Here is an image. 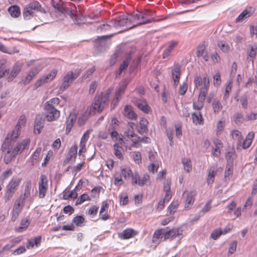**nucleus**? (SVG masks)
Instances as JSON below:
<instances>
[{"instance_id": "nucleus-52", "label": "nucleus", "mask_w": 257, "mask_h": 257, "mask_svg": "<svg viewBox=\"0 0 257 257\" xmlns=\"http://www.w3.org/2000/svg\"><path fill=\"white\" fill-rule=\"evenodd\" d=\"M9 154H10V155H9V156L6 155L4 157V160L5 163L6 164H8L9 163H10L12 161V160L14 158H15L16 157V156L18 155V154H13V153H10Z\"/></svg>"}, {"instance_id": "nucleus-33", "label": "nucleus", "mask_w": 257, "mask_h": 257, "mask_svg": "<svg viewBox=\"0 0 257 257\" xmlns=\"http://www.w3.org/2000/svg\"><path fill=\"white\" fill-rule=\"evenodd\" d=\"M177 42L172 41L171 43L168 48L163 52V57L164 59L166 58L170 55V54L172 52V50L177 46Z\"/></svg>"}, {"instance_id": "nucleus-16", "label": "nucleus", "mask_w": 257, "mask_h": 257, "mask_svg": "<svg viewBox=\"0 0 257 257\" xmlns=\"http://www.w3.org/2000/svg\"><path fill=\"white\" fill-rule=\"evenodd\" d=\"M254 136V133L252 132H249L247 135L245 140L242 142L241 141V144H239V145H241L243 149L248 148L252 143V140Z\"/></svg>"}, {"instance_id": "nucleus-29", "label": "nucleus", "mask_w": 257, "mask_h": 257, "mask_svg": "<svg viewBox=\"0 0 257 257\" xmlns=\"http://www.w3.org/2000/svg\"><path fill=\"white\" fill-rule=\"evenodd\" d=\"M30 221L28 218L23 219L21 220L20 226L16 228V231L19 232H23L27 229L30 224Z\"/></svg>"}, {"instance_id": "nucleus-3", "label": "nucleus", "mask_w": 257, "mask_h": 257, "mask_svg": "<svg viewBox=\"0 0 257 257\" xmlns=\"http://www.w3.org/2000/svg\"><path fill=\"white\" fill-rule=\"evenodd\" d=\"M111 91L110 88H108L104 92L96 95L90 110V113L94 114L96 112H100L104 109L105 107L107 105Z\"/></svg>"}, {"instance_id": "nucleus-11", "label": "nucleus", "mask_w": 257, "mask_h": 257, "mask_svg": "<svg viewBox=\"0 0 257 257\" xmlns=\"http://www.w3.org/2000/svg\"><path fill=\"white\" fill-rule=\"evenodd\" d=\"M172 75L174 80V85L177 86L179 82L181 76V66L177 64L172 70Z\"/></svg>"}, {"instance_id": "nucleus-44", "label": "nucleus", "mask_w": 257, "mask_h": 257, "mask_svg": "<svg viewBox=\"0 0 257 257\" xmlns=\"http://www.w3.org/2000/svg\"><path fill=\"white\" fill-rule=\"evenodd\" d=\"M78 194L74 191H71L69 193L64 192L63 195V198L65 200H68L69 198L75 199L77 197Z\"/></svg>"}, {"instance_id": "nucleus-19", "label": "nucleus", "mask_w": 257, "mask_h": 257, "mask_svg": "<svg viewBox=\"0 0 257 257\" xmlns=\"http://www.w3.org/2000/svg\"><path fill=\"white\" fill-rule=\"evenodd\" d=\"M195 195L196 192L194 191H191L188 194L185 204V208L186 209L191 208V206L194 203Z\"/></svg>"}, {"instance_id": "nucleus-7", "label": "nucleus", "mask_w": 257, "mask_h": 257, "mask_svg": "<svg viewBox=\"0 0 257 257\" xmlns=\"http://www.w3.org/2000/svg\"><path fill=\"white\" fill-rule=\"evenodd\" d=\"M48 190V179L44 175L40 176V181L39 182V197L43 198L45 197Z\"/></svg>"}, {"instance_id": "nucleus-31", "label": "nucleus", "mask_w": 257, "mask_h": 257, "mask_svg": "<svg viewBox=\"0 0 257 257\" xmlns=\"http://www.w3.org/2000/svg\"><path fill=\"white\" fill-rule=\"evenodd\" d=\"M40 69L38 67H35L30 72L29 74L25 77L24 82L28 83L39 72Z\"/></svg>"}, {"instance_id": "nucleus-51", "label": "nucleus", "mask_w": 257, "mask_h": 257, "mask_svg": "<svg viewBox=\"0 0 257 257\" xmlns=\"http://www.w3.org/2000/svg\"><path fill=\"white\" fill-rule=\"evenodd\" d=\"M14 193V192L7 189L5 195V202L9 201L12 198Z\"/></svg>"}, {"instance_id": "nucleus-53", "label": "nucleus", "mask_w": 257, "mask_h": 257, "mask_svg": "<svg viewBox=\"0 0 257 257\" xmlns=\"http://www.w3.org/2000/svg\"><path fill=\"white\" fill-rule=\"evenodd\" d=\"M150 181V176L147 174L144 175L143 178L139 181V185L143 186L145 183Z\"/></svg>"}, {"instance_id": "nucleus-59", "label": "nucleus", "mask_w": 257, "mask_h": 257, "mask_svg": "<svg viewBox=\"0 0 257 257\" xmlns=\"http://www.w3.org/2000/svg\"><path fill=\"white\" fill-rule=\"evenodd\" d=\"M41 150H42V149L41 148H37L36 149V151L33 153V156H32L33 163H34V160L36 161L38 159V158H39V157L40 155V153L41 152Z\"/></svg>"}, {"instance_id": "nucleus-14", "label": "nucleus", "mask_w": 257, "mask_h": 257, "mask_svg": "<svg viewBox=\"0 0 257 257\" xmlns=\"http://www.w3.org/2000/svg\"><path fill=\"white\" fill-rule=\"evenodd\" d=\"M142 13V21L139 23L137 26H140L142 25H144L146 24H148L151 23L152 20L151 19H148V18L152 16V14L148 10H145L143 12H141ZM136 25L132 27L131 28L135 27Z\"/></svg>"}, {"instance_id": "nucleus-62", "label": "nucleus", "mask_w": 257, "mask_h": 257, "mask_svg": "<svg viewBox=\"0 0 257 257\" xmlns=\"http://www.w3.org/2000/svg\"><path fill=\"white\" fill-rule=\"evenodd\" d=\"M223 232L221 230H216L211 233V237L214 239H216Z\"/></svg>"}, {"instance_id": "nucleus-45", "label": "nucleus", "mask_w": 257, "mask_h": 257, "mask_svg": "<svg viewBox=\"0 0 257 257\" xmlns=\"http://www.w3.org/2000/svg\"><path fill=\"white\" fill-rule=\"evenodd\" d=\"M212 106L215 113L219 112L222 108V106L219 101L214 100L212 102Z\"/></svg>"}, {"instance_id": "nucleus-38", "label": "nucleus", "mask_w": 257, "mask_h": 257, "mask_svg": "<svg viewBox=\"0 0 257 257\" xmlns=\"http://www.w3.org/2000/svg\"><path fill=\"white\" fill-rule=\"evenodd\" d=\"M182 162L184 165L185 170L187 172H189L192 170L191 160L188 158H183L182 160Z\"/></svg>"}, {"instance_id": "nucleus-49", "label": "nucleus", "mask_w": 257, "mask_h": 257, "mask_svg": "<svg viewBox=\"0 0 257 257\" xmlns=\"http://www.w3.org/2000/svg\"><path fill=\"white\" fill-rule=\"evenodd\" d=\"M31 182H27L25 186V192L24 194V196H21L22 197L28 198L31 194Z\"/></svg>"}, {"instance_id": "nucleus-55", "label": "nucleus", "mask_w": 257, "mask_h": 257, "mask_svg": "<svg viewBox=\"0 0 257 257\" xmlns=\"http://www.w3.org/2000/svg\"><path fill=\"white\" fill-rule=\"evenodd\" d=\"M121 174L123 177L126 179L129 178L132 175V171L130 169H122L121 170Z\"/></svg>"}, {"instance_id": "nucleus-2", "label": "nucleus", "mask_w": 257, "mask_h": 257, "mask_svg": "<svg viewBox=\"0 0 257 257\" xmlns=\"http://www.w3.org/2000/svg\"><path fill=\"white\" fill-rule=\"evenodd\" d=\"M23 15L25 20H29L34 16L38 17L42 23L41 25L47 23V21L49 17L48 12L42 7L38 1H34L27 5L24 9Z\"/></svg>"}, {"instance_id": "nucleus-32", "label": "nucleus", "mask_w": 257, "mask_h": 257, "mask_svg": "<svg viewBox=\"0 0 257 257\" xmlns=\"http://www.w3.org/2000/svg\"><path fill=\"white\" fill-rule=\"evenodd\" d=\"M123 50L121 48H118L116 49L115 52L113 54L110 60V64L112 65L115 64L116 59L120 57L123 53Z\"/></svg>"}, {"instance_id": "nucleus-46", "label": "nucleus", "mask_w": 257, "mask_h": 257, "mask_svg": "<svg viewBox=\"0 0 257 257\" xmlns=\"http://www.w3.org/2000/svg\"><path fill=\"white\" fill-rule=\"evenodd\" d=\"M57 73V70H53L50 73H49L45 78H43L46 82L53 80L56 76Z\"/></svg>"}, {"instance_id": "nucleus-60", "label": "nucleus", "mask_w": 257, "mask_h": 257, "mask_svg": "<svg viewBox=\"0 0 257 257\" xmlns=\"http://www.w3.org/2000/svg\"><path fill=\"white\" fill-rule=\"evenodd\" d=\"M194 83L196 87H198L203 85L202 78L200 76H196L194 78Z\"/></svg>"}, {"instance_id": "nucleus-28", "label": "nucleus", "mask_w": 257, "mask_h": 257, "mask_svg": "<svg viewBox=\"0 0 257 257\" xmlns=\"http://www.w3.org/2000/svg\"><path fill=\"white\" fill-rule=\"evenodd\" d=\"M164 231H165V229L162 228L160 229H158L155 231L153 237V241L154 243H158L159 242V239L163 238V237L164 236Z\"/></svg>"}, {"instance_id": "nucleus-22", "label": "nucleus", "mask_w": 257, "mask_h": 257, "mask_svg": "<svg viewBox=\"0 0 257 257\" xmlns=\"http://www.w3.org/2000/svg\"><path fill=\"white\" fill-rule=\"evenodd\" d=\"M21 181V179L20 178L12 180L8 185L7 189L15 192L17 190L18 186L20 185Z\"/></svg>"}, {"instance_id": "nucleus-4", "label": "nucleus", "mask_w": 257, "mask_h": 257, "mask_svg": "<svg viewBox=\"0 0 257 257\" xmlns=\"http://www.w3.org/2000/svg\"><path fill=\"white\" fill-rule=\"evenodd\" d=\"M51 3L53 7L59 13L65 17H67V15L69 16L75 24L80 25L83 23V19L79 16L77 11L74 13L73 10H70L69 8H67L65 4L56 2L54 0H52Z\"/></svg>"}, {"instance_id": "nucleus-8", "label": "nucleus", "mask_w": 257, "mask_h": 257, "mask_svg": "<svg viewBox=\"0 0 257 257\" xmlns=\"http://www.w3.org/2000/svg\"><path fill=\"white\" fill-rule=\"evenodd\" d=\"M182 230L179 228H173L171 230L164 231V237L165 240L170 239L172 240L175 238L177 235H181Z\"/></svg>"}, {"instance_id": "nucleus-13", "label": "nucleus", "mask_w": 257, "mask_h": 257, "mask_svg": "<svg viewBox=\"0 0 257 257\" xmlns=\"http://www.w3.org/2000/svg\"><path fill=\"white\" fill-rule=\"evenodd\" d=\"M131 20H128L127 18H126L125 16H121L118 17L117 20H114L111 22L112 24V27H121L124 26L130 22Z\"/></svg>"}, {"instance_id": "nucleus-10", "label": "nucleus", "mask_w": 257, "mask_h": 257, "mask_svg": "<svg viewBox=\"0 0 257 257\" xmlns=\"http://www.w3.org/2000/svg\"><path fill=\"white\" fill-rule=\"evenodd\" d=\"M112 35H104L98 38L94 41V46L98 51H101L102 48L105 45V41L110 38Z\"/></svg>"}, {"instance_id": "nucleus-17", "label": "nucleus", "mask_w": 257, "mask_h": 257, "mask_svg": "<svg viewBox=\"0 0 257 257\" xmlns=\"http://www.w3.org/2000/svg\"><path fill=\"white\" fill-rule=\"evenodd\" d=\"M253 13L251 11V8L246 9L244 10L236 19L235 22L236 23L242 22L244 19L249 17Z\"/></svg>"}, {"instance_id": "nucleus-20", "label": "nucleus", "mask_w": 257, "mask_h": 257, "mask_svg": "<svg viewBox=\"0 0 257 257\" xmlns=\"http://www.w3.org/2000/svg\"><path fill=\"white\" fill-rule=\"evenodd\" d=\"M148 123V121L144 118H142L140 121V126L138 127V132L141 135L144 133H147L148 131V127L147 124Z\"/></svg>"}, {"instance_id": "nucleus-43", "label": "nucleus", "mask_w": 257, "mask_h": 257, "mask_svg": "<svg viewBox=\"0 0 257 257\" xmlns=\"http://www.w3.org/2000/svg\"><path fill=\"white\" fill-rule=\"evenodd\" d=\"M257 46H252L251 45L249 46V49L247 50V55L251 58H253L255 57L256 54Z\"/></svg>"}, {"instance_id": "nucleus-15", "label": "nucleus", "mask_w": 257, "mask_h": 257, "mask_svg": "<svg viewBox=\"0 0 257 257\" xmlns=\"http://www.w3.org/2000/svg\"><path fill=\"white\" fill-rule=\"evenodd\" d=\"M124 115L130 119H136L137 115L133 110V108L131 105H126L124 108Z\"/></svg>"}, {"instance_id": "nucleus-64", "label": "nucleus", "mask_w": 257, "mask_h": 257, "mask_svg": "<svg viewBox=\"0 0 257 257\" xmlns=\"http://www.w3.org/2000/svg\"><path fill=\"white\" fill-rule=\"evenodd\" d=\"M97 84L96 81H93L91 83L89 87V93L93 94L97 88Z\"/></svg>"}, {"instance_id": "nucleus-57", "label": "nucleus", "mask_w": 257, "mask_h": 257, "mask_svg": "<svg viewBox=\"0 0 257 257\" xmlns=\"http://www.w3.org/2000/svg\"><path fill=\"white\" fill-rule=\"evenodd\" d=\"M214 84L218 86L221 83L220 74L219 72L216 73L213 76Z\"/></svg>"}, {"instance_id": "nucleus-9", "label": "nucleus", "mask_w": 257, "mask_h": 257, "mask_svg": "<svg viewBox=\"0 0 257 257\" xmlns=\"http://www.w3.org/2000/svg\"><path fill=\"white\" fill-rule=\"evenodd\" d=\"M45 120L39 115H37L35 118L34 122V132L39 134L44 127Z\"/></svg>"}, {"instance_id": "nucleus-26", "label": "nucleus", "mask_w": 257, "mask_h": 257, "mask_svg": "<svg viewBox=\"0 0 257 257\" xmlns=\"http://www.w3.org/2000/svg\"><path fill=\"white\" fill-rule=\"evenodd\" d=\"M25 201V197H22L20 196L19 198H18L15 203L13 210L15 211H17L19 212H21L22 207L24 205Z\"/></svg>"}, {"instance_id": "nucleus-54", "label": "nucleus", "mask_w": 257, "mask_h": 257, "mask_svg": "<svg viewBox=\"0 0 257 257\" xmlns=\"http://www.w3.org/2000/svg\"><path fill=\"white\" fill-rule=\"evenodd\" d=\"M218 45L220 49L224 52H227L229 49V45L223 42H220Z\"/></svg>"}, {"instance_id": "nucleus-35", "label": "nucleus", "mask_w": 257, "mask_h": 257, "mask_svg": "<svg viewBox=\"0 0 257 257\" xmlns=\"http://www.w3.org/2000/svg\"><path fill=\"white\" fill-rule=\"evenodd\" d=\"M20 71L21 66L18 65H15L10 73L9 77H8L9 80H13V79L18 74Z\"/></svg>"}, {"instance_id": "nucleus-27", "label": "nucleus", "mask_w": 257, "mask_h": 257, "mask_svg": "<svg viewBox=\"0 0 257 257\" xmlns=\"http://www.w3.org/2000/svg\"><path fill=\"white\" fill-rule=\"evenodd\" d=\"M136 105L140 109L146 113H148L150 111V107L145 101H137Z\"/></svg>"}, {"instance_id": "nucleus-37", "label": "nucleus", "mask_w": 257, "mask_h": 257, "mask_svg": "<svg viewBox=\"0 0 257 257\" xmlns=\"http://www.w3.org/2000/svg\"><path fill=\"white\" fill-rule=\"evenodd\" d=\"M233 174V165L232 164H227L226 170L224 173V180L226 181L229 179V176H232Z\"/></svg>"}, {"instance_id": "nucleus-48", "label": "nucleus", "mask_w": 257, "mask_h": 257, "mask_svg": "<svg viewBox=\"0 0 257 257\" xmlns=\"http://www.w3.org/2000/svg\"><path fill=\"white\" fill-rule=\"evenodd\" d=\"M85 221V218L81 215L76 216L73 219V222L78 226H81Z\"/></svg>"}, {"instance_id": "nucleus-36", "label": "nucleus", "mask_w": 257, "mask_h": 257, "mask_svg": "<svg viewBox=\"0 0 257 257\" xmlns=\"http://www.w3.org/2000/svg\"><path fill=\"white\" fill-rule=\"evenodd\" d=\"M192 118L194 123L196 124H202L203 123V118L200 112H199L198 114L196 112H194L192 114Z\"/></svg>"}, {"instance_id": "nucleus-39", "label": "nucleus", "mask_w": 257, "mask_h": 257, "mask_svg": "<svg viewBox=\"0 0 257 257\" xmlns=\"http://www.w3.org/2000/svg\"><path fill=\"white\" fill-rule=\"evenodd\" d=\"M77 153V147L76 146L71 147L67 156V160H70L72 157H76Z\"/></svg>"}, {"instance_id": "nucleus-24", "label": "nucleus", "mask_w": 257, "mask_h": 257, "mask_svg": "<svg viewBox=\"0 0 257 257\" xmlns=\"http://www.w3.org/2000/svg\"><path fill=\"white\" fill-rule=\"evenodd\" d=\"M203 86L200 88V93L202 94L203 92L204 95H206L209 86V79L207 76H205L202 78Z\"/></svg>"}, {"instance_id": "nucleus-63", "label": "nucleus", "mask_w": 257, "mask_h": 257, "mask_svg": "<svg viewBox=\"0 0 257 257\" xmlns=\"http://www.w3.org/2000/svg\"><path fill=\"white\" fill-rule=\"evenodd\" d=\"M132 176V184H139V181L140 180V176L138 173H135V174H133L132 173V175H131Z\"/></svg>"}, {"instance_id": "nucleus-18", "label": "nucleus", "mask_w": 257, "mask_h": 257, "mask_svg": "<svg viewBox=\"0 0 257 257\" xmlns=\"http://www.w3.org/2000/svg\"><path fill=\"white\" fill-rule=\"evenodd\" d=\"M76 119V115L74 113H70L66 121V133H69Z\"/></svg>"}, {"instance_id": "nucleus-34", "label": "nucleus", "mask_w": 257, "mask_h": 257, "mask_svg": "<svg viewBox=\"0 0 257 257\" xmlns=\"http://www.w3.org/2000/svg\"><path fill=\"white\" fill-rule=\"evenodd\" d=\"M235 156V152L233 149L226 153L225 155L226 159L227 161V164H232L233 165V162L234 157Z\"/></svg>"}, {"instance_id": "nucleus-61", "label": "nucleus", "mask_w": 257, "mask_h": 257, "mask_svg": "<svg viewBox=\"0 0 257 257\" xmlns=\"http://www.w3.org/2000/svg\"><path fill=\"white\" fill-rule=\"evenodd\" d=\"M188 85L186 83H184L180 86L179 92L181 95H184L187 90Z\"/></svg>"}, {"instance_id": "nucleus-40", "label": "nucleus", "mask_w": 257, "mask_h": 257, "mask_svg": "<svg viewBox=\"0 0 257 257\" xmlns=\"http://www.w3.org/2000/svg\"><path fill=\"white\" fill-rule=\"evenodd\" d=\"M113 147L114 149V154L115 156L119 159L122 158V155L120 150V149H122L121 147H120L117 143H115L113 145Z\"/></svg>"}, {"instance_id": "nucleus-30", "label": "nucleus", "mask_w": 257, "mask_h": 257, "mask_svg": "<svg viewBox=\"0 0 257 257\" xmlns=\"http://www.w3.org/2000/svg\"><path fill=\"white\" fill-rule=\"evenodd\" d=\"M6 63L5 59L0 60V78L9 73V70L6 68Z\"/></svg>"}, {"instance_id": "nucleus-12", "label": "nucleus", "mask_w": 257, "mask_h": 257, "mask_svg": "<svg viewBox=\"0 0 257 257\" xmlns=\"http://www.w3.org/2000/svg\"><path fill=\"white\" fill-rule=\"evenodd\" d=\"M138 232L131 228L124 230L122 232L118 233V236L121 239H128L134 237Z\"/></svg>"}, {"instance_id": "nucleus-1", "label": "nucleus", "mask_w": 257, "mask_h": 257, "mask_svg": "<svg viewBox=\"0 0 257 257\" xmlns=\"http://www.w3.org/2000/svg\"><path fill=\"white\" fill-rule=\"evenodd\" d=\"M18 127L11 134L7 135L2 144L1 150L3 152H7V154H21L30 145V141L29 139H25L20 143L17 142V139L20 136L18 134Z\"/></svg>"}, {"instance_id": "nucleus-42", "label": "nucleus", "mask_w": 257, "mask_h": 257, "mask_svg": "<svg viewBox=\"0 0 257 257\" xmlns=\"http://www.w3.org/2000/svg\"><path fill=\"white\" fill-rule=\"evenodd\" d=\"M232 137L233 139H238L237 145L241 143V140H242V137L241 135V133L238 130H233L231 133Z\"/></svg>"}, {"instance_id": "nucleus-25", "label": "nucleus", "mask_w": 257, "mask_h": 257, "mask_svg": "<svg viewBox=\"0 0 257 257\" xmlns=\"http://www.w3.org/2000/svg\"><path fill=\"white\" fill-rule=\"evenodd\" d=\"M217 170L214 167H211L209 170L207 177L208 184H212L214 181V177L217 173Z\"/></svg>"}, {"instance_id": "nucleus-41", "label": "nucleus", "mask_w": 257, "mask_h": 257, "mask_svg": "<svg viewBox=\"0 0 257 257\" xmlns=\"http://www.w3.org/2000/svg\"><path fill=\"white\" fill-rule=\"evenodd\" d=\"M26 117L24 115H21L19 119V121H18V123L16 124V125L15 126V127L14 129H16L17 128V127L18 126V134H20V129H21V125H25V124L26 123Z\"/></svg>"}, {"instance_id": "nucleus-21", "label": "nucleus", "mask_w": 257, "mask_h": 257, "mask_svg": "<svg viewBox=\"0 0 257 257\" xmlns=\"http://www.w3.org/2000/svg\"><path fill=\"white\" fill-rule=\"evenodd\" d=\"M205 97L206 95H204L203 92L202 94H199L197 103L194 102L193 103V108L196 110H200L203 107V102Z\"/></svg>"}, {"instance_id": "nucleus-5", "label": "nucleus", "mask_w": 257, "mask_h": 257, "mask_svg": "<svg viewBox=\"0 0 257 257\" xmlns=\"http://www.w3.org/2000/svg\"><path fill=\"white\" fill-rule=\"evenodd\" d=\"M81 72V69L76 70L74 72L72 71H68L63 77V81L62 85L59 88V91L60 92H63L67 89L73 80L76 79L80 75Z\"/></svg>"}, {"instance_id": "nucleus-50", "label": "nucleus", "mask_w": 257, "mask_h": 257, "mask_svg": "<svg viewBox=\"0 0 257 257\" xmlns=\"http://www.w3.org/2000/svg\"><path fill=\"white\" fill-rule=\"evenodd\" d=\"M178 202H172L168 207V211L170 214L174 213L178 206Z\"/></svg>"}, {"instance_id": "nucleus-47", "label": "nucleus", "mask_w": 257, "mask_h": 257, "mask_svg": "<svg viewBox=\"0 0 257 257\" xmlns=\"http://www.w3.org/2000/svg\"><path fill=\"white\" fill-rule=\"evenodd\" d=\"M89 196L86 194H83L80 196L77 199L75 205H77L82 204L83 202L86 200H90Z\"/></svg>"}, {"instance_id": "nucleus-6", "label": "nucleus", "mask_w": 257, "mask_h": 257, "mask_svg": "<svg viewBox=\"0 0 257 257\" xmlns=\"http://www.w3.org/2000/svg\"><path fill=\"white\" fill-rule=\"evenodd\" d=\"M45 118L48 121H52L58 119L60 116V111L55 106H51L49 103L45 104Z\"/></svg>"}, {"instance_id": "nucleus-58", "label": "nucleus", "mask_w": 257, "mask_h": 257, "mask_svg": "<svg viewBox=\"0 0 257 257\" xmlns=\"http://www.w3.org/2000/svg\"><path fill=\"white\" fill-rule=\"evenodd\" d=\"M205 47L204 45L199 46L197 48L196 55L197 57H201L205 53Z\"/></svg>"}, {"instance_id": "nucleus-56", "label": "nucleus", "mask_w": 257, "mask_h": 257, "mask_svg": "<svg viewBox=\"0 0 257 257\" xmlns=\"http://www.w3.org/2000/svg\"><path fill=\"white\" fill-rule=\"evenodd\" d=\"M89 131H87L83 135L80 144H82L83 146H85V144L89 138Z\"/></svg>"}, {"instance_id": "nucleus-23", "label": "nucleus", "mask_w": 257, "mask_h": 257, "mask_svg": "<svg viewBox=\"0 0 257 257\" xmlns=\"http://www.w3.org/2000/svg\"><path fill=\"white\" fill-rule=\"evenodd\" d=\"M8 12L11 16L14 18H18L21 14L20 9L18 6L16 5L11 6L8 9Z\"/></svg>"}]
</instances>
